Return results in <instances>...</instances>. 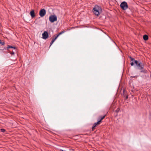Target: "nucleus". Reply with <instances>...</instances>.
<instances>
[{
  "instance_id": "f257e3e1",
  "label": "nucleus",
  "mask_w": 151,
  "mask_h": 151,
  "mask_svg": "<svg viewBox=\"0 0 151 151\" xmlns=\"http://www.w3.org/2000/svg\"><path fill=\"white\" fill-rule=\"evenodd\" d=\"M93 12L95 15L99 16L102 12V10L100 6L96 5L93 8Z\"/></svg>"
},
{
  "instance_id": "f03ea898",
  "label": "nucleus",
  "mask_w": 151,
  "mask_h": 151,
  "mask_svg": "<svg viewBox=\"0 0 151 151\" xmlns=\"http://www.w3.org/2000/svg\"><path fill=\"white\" fill-rule=\"evenodd\" d=\"M106 116V115H105L104 116H101L99 117L98 120V121L97 122L94 123L92 127V131H93L95 129L97 125H99L100 124V123L101 120L105 118Z\"/></svg>"
},
{
  "instance_id": "7ed1b4c3",
  "label": "nucleus",
  "mask_w": 151,
  "mask_h": 151,
  "mask_svg": "<svg viewBox=\"0 0 151 151\" xmlns=\"http://www.w3.org/2000/svg\"><path fill=\"white\" fill-rule=\"evenodd\" d=\"M137 66L138 67V69L141 70V73H146V70L144 69V65L143 63L141 62L140 61L139 62V63L137 65Z\"/></svg>"
},
{
  "instance_id": "20e7f679",
  "label": "nucleus",
  "mask_w": 151,
  "mask_h": 151,
  "mask_svg": "<svg viewBox=\"0 0 151 151\" xmlns=\"http://www.w3.org/2000/svg\"><path fill=\"white\" fill-rule=\"evenodd\" d=\"M120 6L123 10H126L128 7L126 1H124L121 3Z\"/></svg>"
},
{
  "instance_id": "39448f33",
  "label": "nucleus",
  "mask_w": 151,
  "mask_h": 151,
  "mask_svg": "<svg viewBox=\"0 0 151 151\" xmlns=\"http://www.w3.org/2000/svg\"><path fill=\"white\" fill-rule=\"evenodd\" d=\"M57 20V16L55 15H51L49 17V20L51 22H53Z\"/></svg>"
},
{
  "instance_id": "423d86ee",
  "label": "nucleus",
  "mask_w": 151,
  "mask_h": 151,
  "mask_svg": "<svg viewBox=\"0 0 151 151\" xmlns=\"http://www.w3.org/2000/svg\"><path fill=\"white\" fill-rule=\"evenodd\" d=\"M46 13V10L44 9H42L40 10L39 14L41 17H42L45 15Z\"/></svg>"
},
{
  "instance_id": "0eeeda50",
  "label": "nucleus",
  "mask_w": 151,
  "mask_h": 151,
  "mask_svg": "<svg viewBox=\"0 0 151 151\" xmlns=\"http://www.w3.org/2000/svg\"><path fill=\"white\" fill-rule=\"evenodd\" d=\"M49 37V34L47 31H44L42 34V38L43 39L46 40Z\"/></svg>"
},
{
  "instance_id": "6e6552de",
  "label": "nucleus",
  "mask_w": 151,
  "mask_h": 151,
  "mask_svg": "<svg viewBox=\"0 0 151 151\" xmlns=\"http://www.w3.org/2000/svg\"><path fill=\"white\" fill-rule=\"evenodd\" d=\"M30 14L32 18L34 17L35 16L34 11L33 10H32L30 13Z\"/></svg>"
},
{
  "instance_id": "1a4fd4ad",
  "label": "nucleus",
  "mask_w": 151,
  "mask_h": 151,
  "mask_svg": "<svg viewBox=\"0 0 151 151\" xmlns=\"http://www.w3.org/2000/svg\"><path fill=\"white\" fill-rule=\"evenodd\" d=\"M129 58L132 61V62L130 63V65L132 66H133L134 64V62L135 60L134 58H132L131 56L129 57Z\"/></svg>"
},
{
  "instance_id": "9d476101",
  "label": "nucleus",
  "mask_w": 151,
  "mask_h": 151,
  "mask_svg": "<svg viewBox=\"0 0 151 151\" xmlns=\"http://www.w3.org/2000/svg\"><path fill=\"white\" fill-rule=\"evenodd\" d=\"M58 37H57V36H55V37L53 38L51 42L50 43V45L49 47H50L51 46V45L53 43V42H54V41Z\"/></svg>"
},
{
  "instance_id": "9b49d317",
  "label": "nucleus",
  "mask_w": 151,
  "mask_h": 151,
  "mask_svg": "<svg viewBox=\"0 0 151 151\" xmlns=\"http://www.w3.org/2000/svg\"><path fill=\"white\" fill-rule=\"evenodd\" d=\"M9 48H13L14 49H15L16 48L15 47H13L12 46H10V45H8L7 47L6 48V47H5L3 49V50L4 49H5V50H9Z\"/></svg>"
},
{
  "instance_id": "f8f14e48",
  "label": "nucleus",
  "mask_w": 151,
  "mask_h": 151,
  "mask_svg": "<svg viewBox=\"0 0 151 151\" xmlns=\"http://www.w3.org/2000/svg\"><path fill=\"white\" fill-rule=\"evenodd\" d=\"M143 38L145 40H148V37L147 35H145L143 36Z\"/></svg>"
},
{
  "instance_id": "ddd939ff",
  "label": "nucleus",
  "mask_w": 151,
  "mask_h": 151,
  "mask_svg": "<svg viewBox=\"0 0 151 151\" xmlns=\"http://www.w3.org/2000/svg\"><path fill=\"white\" fill-rule=\"evenodd\" d=\"M64 31H62L60 32L59 33H58V34L57 35H56V36H57V37H58L59 36L62 34V33H64Z\"/></svg>"
},
{
  "instance_id": "4468645a",
  "label": "nucleus",
  "mask_w": 151,
  "mask_h": 151,
  "mask_svg": "<svg viewBox=\"0 0 151 151\" xmlns=\"http://www.w3.org/2000/svg\"><path fill=\"white\" fill-rule=\"evenodd\" d=\"M140 62V61H137L135 60V61H134V63H135L136 64V65H137L139 63V62Z\"/></svg>"
},
{
  "instance_id": "2eb2a0df",
  "label": "nucleus",
  "mask_w": 151,
  "mask_h": 151,
  "mask_svg": "<svg viewBox=\"0 0 151 151\" xmlns=\"http://www.w3.org/2000/svg\"><path fill=\"white\" fill-rule=\"evenodd\" d=\"M0 44H1L2 45H4L5 44V43L4 42H2L1 40H0Z\"/></svg>"
},
{
  "instance_id": "dca6fc26",
  "label": "nucleus",
  "mask_w": 151,
  "mask_h": 151,
  "mask_svg": "<svg viewBox=\"0 0 151 151\" xmlns=\"http://www.w3.org/2000/svg\"><path fill=\"white\" fill-rule=\"evenodd\" d=\"M1 131L2 132H4L5 131V129H1Z\"/></svg>"
},
{
  "instance_id": "f3484780",
  "label": "nucleus",
  "mask_w": 151,
  "mask_h": 151,
  "mask_svg": "<svg viewBox=\"0 0 151 151\" xmlns=\"http://www.w3.org/2000/svg\"><path fill=\"white\" fill-rule=\"evenodd\" d=\"M137 76H131V78H134V77H137Z\"/></svg>"
},
{
  "instance_id": "a211bd4d",
  "label": "nucleus",
  "mask_w": 151,
  "mask_h": 151,
  "mask_svg": "<svg viewBox=\"0 0 151 151\" xmlns=\"http://www.w3.org/2000/svg\"><path fill=\"white\" fill-rule=\"evenodd\" d=\"M128 96H127L126 97V99H127L128 98Z\"/></svg>"
},
{
  "instance_id": "6ab92c4d",
  "label": "nucleus",
  "mask_w": 151,
  "mask_h": 151,
  "mask_svg": "<svg viewBox=\"0 0 151 151\" xmlns=\"http://www.w3.org/2000/svg\"><path fill=\"white\" fill-rule=\"evenodd\" d=\"M11 54L12 55H13L14 54V52H12L11 53Z\"/></svg>"
}]
</instances>
